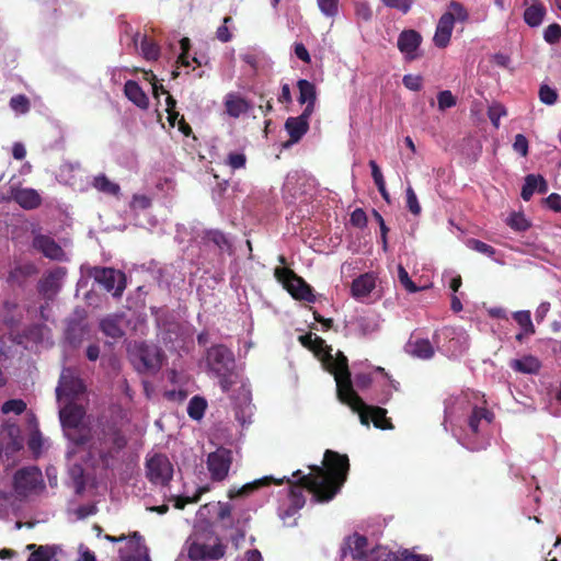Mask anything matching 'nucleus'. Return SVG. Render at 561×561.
Segmentation results:
<instances>
[{
    "instance_id": "obj_61",
    "label": "nucleus",
    "mask_w": 561,
    "mask_h": 561,
    "mask_svg": "<svg viewBox=\"0 0 561 561\" xmlns=\"http://www.w3.org/2000/svg\"><path fill=\"white\" fill-rule=\"evenodd\" d=\"M504 115H506V111L500 104L490 106L489 110H488V116H489L491 123L493 124V126L495 128H499V126H500V118L502 116H504Z\"/></svg>"
},
{
    "instance_id": "obj_50",
    "label": "nucleus",
    "mask_w": 561,
    "mask_h": 561,
    "mask_svg": "<svg viewBox=\"0 0 561 561\" xmlns=\"http://www.w3.org/2000/svg\"><path fill=\"white\" fill-rule=\"evenodd\" d=\"M180 47H181V54L178 57L176 64L178 68L181 67H188L190 60H188V53L191 49V39L188 37H183L180 41Z\"/></svg>"
},
{
    "instance_id": "obj_49",
    "label": "nucleus",
    "mask_w": 561,
    "mask_h": 561,
    "mask_svg": "<svg viewBox=\"0 0 561 561\" xmlns=\"http://www.w3.org/2000/svg\"><path fill=\"white\" fill-rule=\"evenodd\" d=\"M539 100L547 105H553L558 100V93L548 84H541L539 88Z\"/></svg>"
},
{
    "instance_id": "obj_26",
    "label": "nucleus",
    "mask_w": 561,
    "mask_h": 561,
    "mask_svg": "<svg viewBox=\"0 0 561 561\" xmlns=\"http://www.w3.org/2000/svg\"><path fill=\"white\" fill-rule=\"evenodd\" d=\"M494 419L493 412L486 408L474 407L468 417V425L472 434L477 435L480 431L482 422L491 424Z\"/></svg>"
},
{
    "instance_id": "obj_7",
    "label": "nucleus",
    "mask_w": 561,
    "mask_h": 561,
    "mask_svg": "<svg viewBox=\"0 0 561 561\" xmlns=\"http://www.w3.org/2000/svg\"><path fill=\"white\" fill-rule=\"evenodd\" d=\"M146 477L156 484L165 486L173 478V466L163 454H154L146 460Z\"/></svg>"
},
{
    "instance_id": "obj_57",
    "label": "nucleus",
    "mask_w": 561,
    "mask_h": 561,
    "mask_svg": "<svg viewBox=\"0 0 561 561\" xmlns=\"http://www.w3.org/2000/svg\"><path fill=\"white\" fill-rule=\"evenodd\" d=\"M381 1L386 7L396 9L403 14H407L411 10V8L414 3V0H381Z\"/></svg>"
},
{
    "instance_id": "obj_4",
    "label": "nucleus",
    "mask_w": 561,
    "mask_h": 561,
    "mask_svg": "<svg viewBox=\"0 0 561 561\" xmlns=\"http://www.w3.org/2000/svg\"><path fill=\"white\" fill-rule=\"evenodd\" d=\"M342 557L351 554L353 559L362 561H379L381 554H388V549L377 546L368 551V540L365 536L357 533L345 538L341 548Z\"/></svg>"
},
{
    "instance_id": "obj_52",
    "label": "nucleus",
    "mask_w": 561,
    "mask_h": 561,
    "mask_svg": "<svg viewBox=\"0 0 561 561\" xmlns=\"http://www.w3.org/2000/svg\"><path fill=\"white\" fill-rule=\"evenodd\" d=\"M468 247L481 254H484L486 256H493L495 254V249L491 247L490 244L480 241L478 239H469L468 240Z\"/></svg>"
},
{
    "instance_id": "obj_63",
    "label": "nucleus",
    "mask_w": 561,
    "mask_h": 561,
    "mask_svg": "<svg viewBox=\"0 0 561 561\" xmlns=\"http://www.w3.org/2000/svg\"><path fill=\"white\" fill-rule=\"evenodd\" d=\"M422 77L414 75H405L402 79L403 85L411 91H420L422 89Z\"/></svg>"
},
{
    "instance_id": "obj_45",
    "label": "nucleus",
    "mask_w": 561,
    "mask_h": 561,
    "mask_svg": "<svg viewBox=\"0 0 561 561\" xmlns=\"http://www.w3.org/2000/svg\"><path fill=\"white\" fill-rule=\"evenodd\" d=\"M538 185V175L528 174L525 176V182L522 187L520 196L524 201L528 202L536 192Z\"/></svg>"
},
{
    "instance_id": "obj_19",
    "label": "nucleus",
    "mask_w": 561,
    "mask_h": 561,
    "mask_svg": "<svg viewBox=\"0 0 561 561\" xmlns=\"http://www.w3.org/2000/svg\"><path fill=\"white\" fill-rule=\"evenodd\" d=\"M250 519L251 516L249 513L243 512L236 518V520L231 522L229 525H222L225 529L233 528L234 531L230 535L229 539L236 550L240 549L241 543L245 538Z\"/></svg>"
},
{
    "instance_id": "obj_47",
    "label": "nucleus",
    "mask_w": 561,
    "mask_h": 561,
    "mask_svg": "<svg viewBox=\"0 0 561 561\" xmlns=\"http://www.w3.org/2000/svg\"><path fill=\"white\" fill-rule=\"evenodd\" d=\"M507 225L519 232L526 231L530 227V222L522 213H513L507 219Z\"/></svg>"
},
{
    "instance_id": "obj_35",
    "label": "nucleus",
    "mask_w": 561,
    "mask_h": 561,
    "mask_svg": "<svg viewBox=\"0 0 561 561\" xmlns=\"http://www.w3.org/2000/svg\"><path fill=\"white\" fill-rule=\"evenodd\" d=\"M545 14L546 8L543 4L537 2L525 10L524 20L529 26L535 27L541 24Z\"/></svg>"
},
{
    "instance_id": "obj_48",
    "label": "nucleus",
    "mask_w": 561,
    "mask_h": 561,
    "mask_svg": "<svg viewBox=\"0 0 561 561\" xmlns=\"http://www.w3.org/2000/svg\"><path fill=\"white\" fill-rule=\"evenodd\" d=\"M26 410V403L22 399H10L2 404L1 411L4 414L15 413L22 414Z\"/></svg>"
},
{
    "instance_id": "obj_20",
    "label": "nucleus",
    "mask_w": 561,
    "mask_h": 561,
    "mask_svg": "<svg viewBox=\"0 0 561 561\" xmlns=\"http://www.w3.org/2000/svg\"><path fill=\"white\" fill-rule=\"evenodd\" d=\"M297 88L299 90L298 102L306 105L302 112L313 114L317 102L316 85L307 79H299Z\"/></svg>"
},
{
    "instance_id": "obj_21",
    "label": "nucleus",
    "mask_w": 561,
    "mask_h": 561,
    "mask_svg": "<svg viewBox=\"0 0 561 561\" xmlns=\"http://www.w3.org/2000/svg\"><path fill=\"white\" fill-rule=\"evenodd\" d=\"M453 28L454 18L450 14H443L438 20L433 37V41L437 47L445 48L449 44Z\"/></svg>"
},
{
    "instance_id": "obj_15",
    "label": "nucleus",
    "mask_w": 561,
    "mask_h": 561,
    "mask_svg": "<svg viewBox=\"0 0 561 561\" xmlns=\"http://www.w3.org/2000/svg\"><path fill=\"white\" fill-rule=\"evenodd\" d=\"M138 359L137 369L141 373L156 371L161 366V354L156 346H149L141 344L138 347Z\"/></svg>"
},
{
    "instance_id": "obj_24",
    "label": "nucleus",
    "mask_w": 561,
    "mask_h": 561,
    "mask_svg": "<svg viewBox=\"0 0 561 561\" xmlns=\"http://www.w3.org/2000/svg\"><path fill=\"white\" fill-rule=\"evenodd\" d=\"M272 481H273V478L264 477L262 479H259V480H255L253 482L247 483V484H244L243 486H241L239 489H236V488L230 489L228 491V497L230 500H233V499H237V497L248 496L252 492H254L255 490L260 489L261 486H265V485L271 484ZM274 482L276 484H280L283 481L282 480H279V481L274 480Z\"/></svg>"
},
{
    "instance_id": "obj_38",
    "label": "nucleus",
    "mask_w": 561,
    "mask_h": 561,
    "mask_svg": "<svg viewBox=\"0 0 561 561\" xmlns=\"http://www.w3.org/2000/svg\"><path fill=\"white\" fill-rule=\"evenodd\" d=\"M207 402L203 397L194 396L187 405V414L193 420H201L206 411Z\"/></svg>"
},
{
    "instance_id": "obj_34",
    "label": "nucleus",
    "mask_w": 561,
    "mask_h": 561,
    "mask_svg": "<svg viewBox=\"0 0 561 561\" xmlns=\"http://www.w3.org/2000/svg\"><path fill=\"white\" fill-rule=\"evenodd\" d=\"M66 437L76 446H83L91 439V431L84 425L77 426L76 428L64 430Z\"/></svg>"
},
{
    "instance_id": "obj_22",
    "label": "nucleus",
    "mask_w": 561,
    "mask_h": 561,
    "mask_svg": "<svg viewBox=\"0 0 561 561\" xmlns=\"http://www.w3.org/2000/svg\"><path fill=\"white\" fill-rule=\"evenodd\" d=\"M12 198L26 210L35 209L42 204V197L34 188L12 190Z\"/></svg>"
},
{
    "instance_id": "obj_11",
    "label": "nucleus",
    "mask_w": 561,
    "mask_h": 561,
    "mask_svg": "<svg viewBox=\"0 0 561 561\" xmlns=\"http://www.w3.org/2000/svg\"><path fill=\"white\" fill-rule=\"evenodd\" d=\"M336 392L341 402L347 404L353 411L358 412L364 409L365 402L353 389L351 375L336 377Z\"/></svg>"
},
{
    "instance_id": "obj_10",
    "label": "nucleus",
    "mask_w": 561,
    "mask_h": 561,
    "mask_svg": "<svg viewBox=\"0 0 561 561\" xmlns=\"http://www.w3.org/2000/svg\"><path fill=\"white\" fill-rule=\"evenodd\" d=\"M226 554V546L217 538L214 546L197 541L188 546L187 556L192 561H217Z\"/></svg>"
},
{
    "instance_id": "obj_17",
    "label": "nucleus",
    "mask_w": 561,
    "mask_h": 561,
    "mask_svg": "<svg viewBox=\"0 0 561 561\" xmlns=\"http://www.w3.org/2000/svg\"><path fill=\"white\" fill-rule=\"evenodd\" d=\"M39 472L36 468H22L14 474V490L19 494H26L34 490L37 484Z\"/></svg>"
},
{
    "instance_id": "obj_53",
    "label": "nucleus",
    "mask_w": 561,
    "mask_h": 561,
    "mask_svg": "<svg viewBox=\"0 0 561 561\" xmlns=\"http://www.w3.org/2000/svg\"><path fill=\"white\" fill-rule=\"evenodd\" d=\"M407 207L410 210L411 214L414 216H417L421 214V205L417 201V196L414 192V190L411 186H408L407 188Z\"/></svg>"
},
{
    "instance_id": "obj_28",
    "label": "nucleus",
    "mask_w": 561,
    "mask_h": 561,
    "mask_svg": "<svg viewBox=\"0 0 561 561\" xmlns=\"http://www.w3.org/2000/svg\"><path fill=\"white\" fill-rule=\"evenodd\" d=\"M510 367L517 373L533 375L540 370L541 364L537 357L533 355H526L522 358L512 359Z\"/></svg>"
},
{
    "instance_id": "obj_9",
    "label": "nucleus",
    "mask_w": 561,
    "mask_h": 561,
    "mask_svg": "<svg viewBox=\"0 0 561 561\" xmlns=\"http://www.w3.org/2000/svg\"><path fill=\"white\" fill-rule=\"evenodd\" d=\"M84 391L85 386L82 379L76 376L71 368H65L61 371L59 385L56 389L57 398L59 400H61V398L73 400L84 393Z\"/></svg>"
},
{
    "instance_id": "obj_42",
    "label": "nucleus",
    "mask_w": 561,
    "mask_h": 561,
    "mask_svg": "<svg viewBox=\"0 0 561 561\" xmlns=\"http://www.w3.org/2000/svg\"><path fill=\"white\" fill-rule=\"evenodd\" d=\"M513 319L522 328L525 334H535L536 330L531 321L530 311H516L513 313Z\"/></svg>"
},
{
    "instance_id": "obj_32",
    "label": "nucleus",
    "mask_w": 561,
    "mask_h": 561,
    "mask_svg": "<svg viewBox=\"0 0 561 561\" xmlns=\"http://www.w3.org/2000/svg\"><path fill=\"white\" fill-rule=\"evenodd\" d=\"M101 331L112 339H119L124 335V331L121 327V318L117 316H108L100 322Z\"/></svg>"
},
{
    "instance_id": "obj_2",
    "label": "nucleus",
    "mask_w": 561,
    "mask_h": 561,
    "mask_svg": "<svg viewBox=\"0 0 561 561\" xmlns=\"http://www.w3.org/2000/svg\"><path fill=\"white\" fill-rule=\"evenodd\" d=\"M125 434L116 425L104 426L91 445V450L99 456L104 469H110L119 453L127 446Z\"/></svg>"
},
{
    "instance_id": "obj_55",
    "label": "nucleus",
    "mask_w": 561,
    "mask_h": 561,
    "mask_svg": "<svg viewBox=\"0 0 561 561\" xmlns=\"http://www.w3.org/2000/svg\"><path fill=\"white\" fill-rule=\"evenodd\" d=\"M543 38L549 44H556L561 39V26L558 23L548 25L543 33Z\"/></svg>"
},
{
    "instance_id": "obj_29",
    "label": "nucleus",
    "mask_w": 561,
    "mask_h": 561,
    "mask_svg": "<svg viewBox=\"0 0 561 561\" xmlns=\"http://www.w3.org/2000/svg\"><path fill=\"white\" fill-rule=\"evenodd\" d=\"M65 275V271L61 267L49 272L43 279L39 280L38 289L44 295L56 294L59 289V282Z\"/></svg>"
},
{
    "instance_id": "obj_46",
    "label": "nucleus",
    "mask_w": 561,
    "mask_h": 561,
    "mask_svg": "<svg viewBox=\"0 0 561 561\" xmlns=\"http://www.w3.org/2000/svg\"><path fill=\"white\" fill-rule=\"evenodd\" d=\"M444 14H450L454 18V23L456 21L466 22L469 19L467 9L458 1H451L449 3V11Z\"/></svg>"
},
{
    "instance_id": "obj_64",
    "label": "nucleus",
    "mask_w": 561,
    "mask_h": 561,
    "mask_svg": "<svg viewBox=\"0 0 561 561\" xmlns=\"http://www.w3.org/2000/svg\"><path fill=\"white\" fill-rule=\"evenodd\" d=\"M351 224L357 228H364L367 225L366 213L362 208H356L350 218Z\"/></svg>"
},
{
    "instance_id": "obj_37",
    "label": "nucleus",
    "mask_w": 561,
    "mask_h": 561,
    "mask_svg": "<svg viewBox=\"0 0 561 561\" xmlns=\"http://www.w3.org/2000/svg\"><path fill=\"white\" fill-rule=\"evenodd\" d=\"M204 239L208 242L214 243L221 251H230L231 242L227 236L217 229L208 230L205 232Z\"/></svg>"
},
{
    "instance_id": "obj_36",
    "label": "nucleus",
    "mask_w": 561,
    "mask_h": 561,
    "mask_svg": "<svg viewBox=\"0 0 561 561\" xmlns=\"http://www.w3.org/2000/svg\"><path fill=\"white\" fill-rule=\"evenodd\" d=\"M58 547L39 546L28 557L27 561H60L58 558Z\"/></svg>"
},
{
    "instance_id": "obj_6",
    "label": "nucleus",
    "mask_w": 561,
    "mask_h": 561,
    "mask_svg": "<svg viewBox=\"0 0 561 561\" xmlns=\"http://www.w3.org/2000/svg\"><path fill=\"white\" fill-rule=\"evenodd\" d=\"M90 276L114 297H122L126 288L125 274L113 267L94 266L90 270Z\"/></svg>"
},
{
    "instance_id": "obj_33",
    "label": "nucleus",
    "mask_w": 561,
    "mask_h": 561,
    "mask_svg": "<svg viewBox=\"0 0 561 561\" xmlns=\"http://www.w3.org/2000/svg\"><path fill=\"white\" fill-rule=\"evenodd\" d=\"M92 185L95 190L106 195L117 197L121 194V186L117 183L112 182L105 174L96 175Z\"/></svg>"
},
{
    "instance_id": "obj_56",
    "label": "nucleus",
    "mask_w": 561,
    "mask_h": 561,
    "mask_svg": "<svg viewBox=\"0 0 561 561\" xmlns=\"http://www.w3.org/2000/svg\"><path fill=\"white\" fill-rule=\"evenodd\" d=\"M71 474H72L76 493L77 494L83 493V491L85 490V479H84V474H83V469L80 466L75 467L71 470Z\"/></svg>"
},
{
    "instance_id": "obj_44",
    "label": "nucleus",
    "mask_w": 561,
    "mask_h": 561,
    "mask_svg": "<svg viewBox=\"0 0 561 561\" xmlns=\"http://www.w3.org/2000/svg\"><path fill=\"white\" fill-rule=\"evenodd\" d=\"M355 324L360 335L365 336L378 330V323L369 317H357Z\"/></svg>"
},
{
    "instance_id": "obj_59",
    "label": "nucleus",
    "mask_w": 561,
    "mask_h": 561,
    "mask_svg": "<svg viewBox=\"0 0 561 561\" xmlns=\"http://www.w3.org/2000/svg\"><path fill=\"white\" fill-rule=\"evenodd\" d=\"M232 22L231 16L224 18V24L219 26L216 31V38L221 43H228L232 38V34L229 31L228 24Z\"/></svg>"
},
{
    "instance_id": "obj_31",
    "label": "nucleus",
    "mask_w": 561,
    "mask_h": 561,
    "mask_svg": "<svg viewBox=\"0 0 561 561\" xmlns=\"http://www.w3.org/2000/svg\"><path fill=\"white\" fill-rule=\"evenodd\" d=\"M323 363L327 365L328 370L334 376V378L351 375L347 357L340 351L332 360Z\"/></svg>"
},
{
    "instance_id": "obj_43",
    "label": "nucleus",
    "mask_w": 561,
    "mask_h": 561,
    "mask_svg": "<svg viewBox=\"0 0 561 561\" xmlns=\"http://www.w3.org/2000/svg\"><path fill=\"white\" fill-rule=\"evenodd\" d=\"M354 12L357 20L369 22L373 19V10L367 0H354Z\"/></svg>"
},
{
    "instance_id": "obj_12",
    "label": "nucleus",
    "mask_w": 561,
    "mask_h": 561,
    "mask_svg": "<svg viewBox=\"0 0 561 561\" xmlns=\"http://www.w3.org/2000/svg\"><path fill=\"white\" fill-rule=\"evenodd\" d=\"M421 44L422 36L415 30H403L398 36V49L404 55L407 61H413L422 56L419 53Z\"/></svg>"
},
{
    "instance_id": "obj_39",
    "label": "nucleus",
    "mask_w": 561,
    "mask_h": 561,
    "mask_svg": "<svg viewBox=\"0 0 561 561\" xmlns=\"http://www.w3.org/2000/svg\"><path fill=\"white\" fill-rule=\"evenodd\" d=\"M310 351L319 358L322 359V362H330L333 359V355L331 354V346H329L325 341L320 336H314L313 344L310 348Z\"/></svg>"
},
{
    "instance_id": "obj_58",
    "label": "nucleus",
    "mask_w": 561,
    "mask_h": 561,
    "mask_svg": "<svg viewBox=\"0 0 561 561\" xmlns=\"http://www.w3.org/2000/svg\"><path fill=\"white\" fill-rule=\"evenodd\" d=\"M437 102L439 110L445 111L456 105V98L449 90H445L437 94Z\"/></svg>"
},
{
    "instance_id": "obj_18",
    "label": "nucleus",
    "mask_w": 561,
    "mask_h": 561,
    "mask_svg": "<svg viewBox=\"0 0 561 561\" xmlns=\"http://www.w3.org/2000/svg\"><path fill=\"white\" fill-rule=\"evenodd\" d=\"M85 415L83 407L69 402L60 411L59 417L64 430L76 428L82 425Z\"/></svg>"
},
{
    "instance_id": "obj_14",
    "label": "nucleus",
    "mask_w": 561,
    "mask_h": 561,
    "mask_svg": "<svg viewBox=\"0 0 561 561\" xmlns=\"http://www.w3.org/2000/svg\"><path fill=\"white\" fill-rule=\"evenodd\" d=\"M359 420L363 425L369 426V422L374 423V426L380 430H392L393 425L391 420L387 417V410L380 407L367 405L363 410L358 411Z\"/></svg>"
},
{
    "instance_id": "obj_1",
    "label": "nucleus",
    "mask_w": 561,
    "mask_h": 561,
    "mask_svg": "<svg viewBox=\"0 0 561 561\" xmlns=\"http://www.w3.org/2000/svg\"><path fill=\"white\" fill-rule=\"evenodd\" d=\"M310 472L304 474L296 470L293 477L297 480L290 483L289 500L294 510H300L306 499L304 490H308L317 502L331 501L345 483L350 470L347 455L327 449L323 456L322 466H310Z\"/></svg>"
},
{
    "instance_id": "obj_8",
    "label": "nucleus",
    "mask_w": 561,
    "mask_h": 561,
    "mask_svg": "<svg viewBox=\"0 0 561 561\" xmlns=\"http://www.w3.org/2000/svg\"><path fill=\"white\" fill-rule=\"evenodd\" d=\"M232 460V450L229 448L220 446L215 451L209 453L207 456L206 465L211 481H224L229 474Z\"/></svg>"
},
{
    "instance_id": "obj_27",
    "label": "nucleus",
    "mask_w": 561,
    "mask_h": 561,
    "mask_svg": "<svg viewBox=\"0 0 561 561\" xmlns=\"http://www.w3.org/2000/svg\"><path fill=\"white\" fill-rule=\"evenodd\" d=\"M376 286L375 277L371 274H363L355 278L352 283V295L355 298H364L368 296Z\"/></svg>"
},
{
    "instance_id": "obj_16",
    "label": "nucleus",
    "mask_w": 561,
    "mask_h": 561,
    "mask_svg": "<svg viewBox=\"0 0 561 561\" xmlns=\"http://www.w3.org/2000/svg\"><path fill=\"white\" fill-rule=\"evenodd\" d=\"M312 114L302 112L297 117H288L285 122V129L289 135L286 146L298 142L309 130V119Z\"/></svg>"
},
{
    "instance_id": "obj_23",
    "label": "nucleus",
    "mask_w": 561,
    "mask_h": 561,
    "mask_svg": "<svg viewBox=\"0 0 561 561\" xmlns=\"http://www.w3.org/2000/svg\"><path fill=\"white\" fill-rule=\"evenodd\" d=\"M124 93L126 98L139 108L147 110L149 107V99L138 82L134 80L126 81Z\"/></svg>"
},
{
    "instance_id": "obj_3",
    "label": "nucleus",
    "mask_w": 561,
    "mask_h": 561,
    "mask_svg": "<svg viewBox=\"0 0 561 561\" xmlns=\"http://www.w3.org/2000/svg\"><path fill=\"white\" fill-rule=\"evenodd\" d=\"M274 276L294 299L305 300L308 302L316 301L312 287L301 276L297 275L291 268L276 267L274 271Z\"/></svg>"
},
{
    "instance_id": "obj_13",
    "label": "nucleus",
    "mask_w": 561,
    "mask_h": 561,
    "mask_svg": "<svg viewBox=\"0 0 561 561\" xmlns=\"http://www.w3.org/2000/svg\"><path fill=\"white\" fill-rule=\"evenodd\" d=\"M32 247L47 259L62 261L65 257L62 248L49 236L33 231Z\"/></svg>"
},
{
    "instance_id": "obj_25",
    "label": "nucleus",
    "mask_w": 561,
    "mask_h": 561,
    "mask_svg": "<svg viewBox=\"0 0 561 561\" xmlns=\"http://www.w3.org/2000/svg\"><path fill=\"white\" fill-rule=\"evenodd\" d=\"M249 102L234 93L226 95L225 108L229 116L238 118L240 115L247 113L250 110Z\"/></svg>"
},
{
    "instance_id": "obj_51",
    "label": "nucleus",
    "mask_w": 561,
    "mask_h": 561,
    "mask_svg": "<svg viewBox=\"0 0 561 561\" xmlns=\"http://www.w3.org/2000/svg\"><path fill=\"white\" fill-rule=\"evenodd\" d=\"M320 11L329 18H333L339 12V0H317Z\"/></svg>"
},
{
    "instance_id": "obj_41",
    "label": "nucleus",
    "mask_w": 561,
    "mask_h": 561,
    "mask_svg": "<svg viewBox=\"0 0 561 561\" xmlns=\"http://www.w3.org/2000/svg\"><path fill=\"white\" fill-rule=\"evenodd\" d=\"M140 48L144 58L147 60H157L160 56V46L147 36H144Z\"/></svg>"
},
{
    "instance_id": "obj_30",
    "label": "nucleus",
    "mask_w": 561,
    "mask_h": 561,
    "mask_svg": "<svg viewBox=\"0 0 561 561\" xmlns=\"http://www.w3.org/2000/svg\"><path fill=\"white\" fill-rule=\"evenodd\" d=\"M409 353L421 359H430L434 356L435 351L432 343L426 339H419L408 344Z\"/></svg>"
},
{
    "instance_id": "obj_60",
    "label": "nucleus",
    "mask_w": 561,
    "mask_h": 561,
    "mask_svg": "<svg viewBox=\"0 0 561 561\" xmlns=\"http://www.w3.org/2000/svg\"><path fill=\"white\" fill-rule=\"evenodd\" d=\"M247 157L242 152H230L227 157V164L233 169H242L245 167Z\"/></svg>"
},
{
    "instance_id": "obj_62",
    "label": "nucleus",
    "mask_w": 561,
    "mask_h": 561,
    "mask_svg": "<svg viewBox=\"0 0 561 561\" xmlns=\"http://www.w3.org/2000/svg\"><path fill=\"white\" fill-rule=\"evenodd\" d=\"M219 379V386L222 392H228L236 383L234 370L227 371L225 375H215Z\"/></svg>"
},
{
    "instance_id": "obj_40",
    "label": "nucleus",
    "mask_w": 561,
    "mask_h": 561,
    "mask_svg": "<svg viewBox=\"0 0 561 561\" xmlns=\"http://www.w3.org/2000/svg\"><path fill=\"white\" fill-rule=\"evenodd\" d=\"M10 108L19 115H23L30 112L31 101L25 94H16L10 99Z\"/></svg>"
},
{
    "instance_id": "obj_54",
    "label": "nucleus",
    "mask_w": 561,
    "mask_h": 561,
    "mask_svg": "<svg viewBox=\"0 0 561 561\" xmlns=\"http://www.w3.org/2000/svg\"><path fill=\"white\" fill-rule=\"evenodd\" d=\"M398 277H399L401 285L409 293H416L420 290V288L414 284V282L411 280L409 273L402 265H399V267H398Z\"/></svg>"
},
{
    "instance_id": "obj_5",
    "label": "nucleus",
    "mask_w": 561,
    "mask_h": 561,
    "mask_svg": "<svg viewBox=\"0 0 561 561\" xmlns=\"http://www.w3.org/2000/svg\"><path fill=\"white\" fill-rule=\"evenodd\" d=\"M206 366L214 375H225L236 368L234 355L224 344H216L206 350Z\"/></svg>"
}]
</instances>
